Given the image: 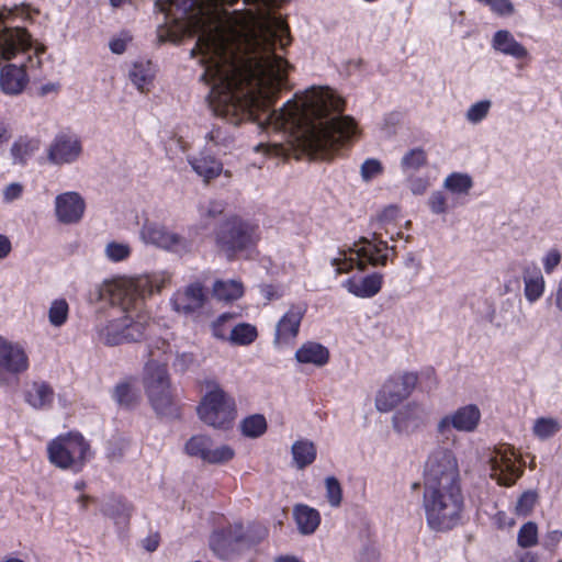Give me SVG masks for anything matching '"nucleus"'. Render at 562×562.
<instances>
[{"instance_id":"4be33fe9","label":"nucleus","mask_w":562,"mask_h":562,"mask_svg":"<svg viewBox=\"0 0 562 562\" xmlns=\"http://www.w3.org/2000/svg\"><path fill=\"white\" fill-rule=\"evenodd\" d=\"M228 232L231 235L229 239L223 244L226 251L232 255L252 247L259 238L257 227L248 223L234 224Z\"/></svg>"},{"instance_id":"e433bc0d","label":"nucleus","mask_w":562,"mask_h":562,"mask_svg":"<svg viewBox=\"0 0 562 562\" xmlns=\"http://www.w3.org/2000/svg\"><path fill=\"white\" fill-rule=\"evenodd\" d=\"M560 429L561 424L554 417H538L532 425V434L540 440L553 437Z\"/></svg>"},{"instance_id":"3c124183","label":"nucleus","mask_w":562,"mask_h":562,"mask_svg":"<svg viewBox=\"0 0 562 562\" xmlns=\"http://www.w3.org/2000/svg\"><path fill=\"white\" fill-rule=\"evenodd\" d=\"M232 318L231 314H223L212 323V334L215 338L226 340L231 329L227 327V324Z\"/></svg>"},{"instance_id":"a211bd4d","label":"nucleus","mask_w":562,"mask_h":562,"mask_svg":"<svg viewBox=\"0 0 562 562\" xmlns=\"http://www.w3.org/2000/svg\"><path fill=\"white\" fill-rule=\"evenodd\" d=\"M30 77L24 61L9 63L0 69V90L7 95L21 94L27 87Z\"/></svg>"},{"instance_id":"79ce46f5","label":"nucleus","mask_w":562,"mask_h":562,"mask_svg":"<svg viewBox=\"0 0 562 562\" xmlns=\"http://www.w3.org/2000/svg\"><path fill=\"white\" fill-rule=\"evenodd\" d=\"M427 156L426 153L420 148H415L409 151H407L402 160H401V168L403 172L411 173L414 170H417L422 166L426 164Z\"/></svg>"},{"instance_id":"f8f14e48","label":"nucleus","mask_w":562,"mask_h":562,"mask_svg":"<svg viewBox=\"0 0 562 562\" xmlns=\"http://www.w3.org/2000/svg\"><path fill=\"white\" fill-rule=\"evenodd\" d=\"M189 456L210 464H224L235 458V449L228 443H215L210 437L196 435L186 443Z\"/></svg>"},{"instance_id":"473e14b6","label":"nucleus","mask_w":562,"mask_h":562,"mask_svg":"<svg viewBox=\"0 0 562 562\" xmlns=\"http://www.w3.org/2000/svg\"><path fill=\"white\" fill-rule=\"evenodd\" d=\"M257 337L258 330L255 325L239 323L229 329L226 340L236 346H248L252 344Z\"/></svg>"},{"instance_id":"e2e57ef3","label":"nucleus","mask_w":562,"mask_h":562,"mask_svg":"<svg viewBox=\"0 0 562 562\" xmlns=\"http://www.w3.org/2000/svg\"><path fill=\"white\" fill-rule=\"evenodd\" d=\"M537 555L532 552H524L519 555L517 562H537Z\"/></svg>"},{"instance_id":"393cba45","label":"nucleus","mask_w":562,"mask_h":562,"mask_svg":"<svg viewBox=\"0 0 562 562\" xmlns=\"http://www.w3.org/2000/svg\"><path fill=\"white\" fill-rule=\"evenodd\" d=\"M423 419V408L417 403H408L397 411L393 418V426L397 432H409L416 429Z\"/></svg>"},{"instance_id":"de8ad7c7","label":"nucleus","mask_w":562,"mask_h":562,"mask_svg":"<svg viewBox=\"0 0 562 562\" xmlns=\"http://www.w3.org/2000/svg\"><path fill=\"white\" fill-rule=\"evenodd\" d=\"M326 498L330 506L338 507L342 499V491L338 480L334 476L325 479Z\"/></svg>"},{"instance_id":"cd10ccee","label":"nucleus","mask_w":562,"mask_h":562,"mask_svg":"<svg viewBox=\"0 0 562 562\" xmlns=\"http://www.w3.org/2000/svg\"><path fill=\"white\" fill-rule=\"evenodd\" d=\"M295 359L303 364L323 367L329 360V351L321 344L306 342L296 350Z\"/></svg>"},{"instance_id":"bf43d9fd","label":"nucleus","mask_w":562,"mask_h":562,"mask_svg":"<svg viewBox=\"0 0 562 562\" xmlns=\"http://www.w3.org/2000/svg\"><path fill=\"white\" fill-rule=\"evenodd\" d=\"M143 548L148 552H154L159 546L158 535H149L142 542Z\"/></svg>"},{"instance_id":"4468645a","label":"nucleus","mask_w":562,"mask_h":562,"mask_svg":"<svg viewBox=\"0 0 562 562\" xmlns=\"http://www.w3.org/2000/svg\"><path fill=\"white\" fill-rule=\"evenodd\" d=\"M243 540V526L234 525L214 531L210 538V547L218 558L226 560L239 550Z\"/></svg>"},{"instance_id":"1a4fd4ad","label":"nucleus","mask_w":562,"mask_h":562,"mask_svg":"<svg viewBox=\"0 0 562 562\" xmlns=\"http://www.w3.org/2000/svg\"><path fill=\"white\" fill-rule=\"evenodd\" d=\"M31 359L25 345L0 335V386L10 387L29 371Z\"/></svg>"},{"instance_id":"5701e85b","label":"nucleus","mask_w":562,"mask_h":562,"mask_svg":"<svg viewBox=\"0 0 562 562\" xmlns=\"http://www.w3.org/2000/svg\"><path fill=\"white\" fill-rule=\"evenodd\" d=\"M524 296L529 304L538 302L546 292V280L541 269L535 263H527L522 268Z\"/></svg>"},{"instance_id":"5fc2aeb1","label":"nucleus","mask_w":562,"mask_h":562,"mask_svg":"<svg viewBox=\"0 0 562 562\" xmlns=\"http://www.w3.org/2000/svg\"><path fill=\"white\" fill-rule=\"evenodd\" d=\"M488 7L495 14L498 15H510L515 10L510 0H492Z\"/></svg>"},{"instance_id":"f03ea898","label":"nucleus","mask_w":562,"mask_h":562,"mask_svg":"<svg viewBox=\"0 0 562 562\" xmlns=\"http://www.w3.org/2000/svg\"><path fill=\"white\" fill-rule=\"evenodd\" d=\"M169 281L168 272L119 276L104 280L98 288V299L117 306L122 315L112 316L99 327L98 339L109 346L140 339L144 336V324L135 318L134 310L138 301L159 292Z\"/></svg>"},{"instance_id":"6ab92c4d","label":"nucleus","mask_w":562,"mask_h":562,"mask_svg":"<svg viewBox=\"0 0 562 562\" xmlns=\"http://www.w3.org/2000/svg\"><path fill=\"white\" fill-rule=\"evenodd\" d=\"M383 276L376 272L352 276L342 281L341 286L358 299H371L382 289Z\"/></svg>"},{"instance_id":"bb28decb","label":"nucleus","mask_w":562,"mask_h":562,"mask_svg":"<svg viewBox=\"0 0 562 562\" xmlns=\"http://www.w3.org/2000/svg\"><path fill=\"white\" fill-rule=\"evenodd\" d=\"M492 46L495 50L521 59L528 56V50L515 40V37L505 30L497 31L492 40Z\"/></svg>"},{"instance_id":"ea45409f","label":"nucleus","mask_w":562,"mask_h":562,"mask_svg":"<svg viewBox=\"0 0 562 562\" xmlns=\"http://www.w3.org/2000/svg\"><path fill=\"white\" fill-rule=\"evenodd\" d=\"M472 184L471 177L462 172H452L443 181V188L454 194H467Z\"/></svg>"},{"instance_id":"8fccbe9b","label":"nucleus","mask_w":562,"mask_h":562,"mask_svg":"<svg viewBox=\"0 0 562 562\" xmlns=\"http://www.w3.org/2000/svg\"><path fill=\"white\" fill-rule=\"evenodd\" d=\"M562 254L558 248L548 249L541 257V263L547 274H551L561 263Z\"/></svg>"},{"instance_id":"052dcab7","label":"nucleus","mask_w":562,"mask_h":562,"mask_svg":"<svg viewBox=\"0 0 562 562\" xmlns=\"http://www.w3.org/2000/svg\"><path fill=\"white\" fill-rule=\"evenodd\" d=\"M12 246L10 239L0 235V259L5 258L11 252Z\"/></svg>"},{"instance_id":"37998d69","label":"nucleus","mask_w":562,"mask_h":562,"mask_svg":"<svg viewBox=\"0 0 562 562\" xmlns=\"http://www.w3.org/2000/svg\"><path fill=\"white\" fill-rule=\"evenodd\" d=\"M132 252L130 244L123 241H110L104 247V255L112 262L126 260Z\"/></svg>"},{"instance_id":"c9c22d12","label":"nucleus","mask_w":562,"mask_h":562,"mask_svg":"<svg viewBox=\"0 0 562 562\" xmlns=\"http://www.w3.org/2000/svg\"><path fill=\"white\" fill-rule=\"evenodd\" d=\"M239 429L245 437L258 438L267 431V420L263 415L254 414L240 422Z\"/></svg>"},{"instance_id":"f704fd0d","label":"nucleus","mask_w":562,"mask_h":562,"mask_svg":"<svg viewBox=\"0 0 562 562\" xmlns=\"http://www.w3.org/2000/svg\"><path fill=\"white\" fill-rule=\"evenodd\" d=\"M102 513L115 524H125L131 516V506L121 499H110L102 506Z\"/></svg>"},{"instance_id":"dca6fc26","label":"nucleus","mask_w":562,"mask_h":562,"mask_svg":"<svg viewBox=\"0 0 562 562\" xmlns=\"http://www.w3.org/2000/svg\"><path fill=\"white\" fill-rule=\"evenodd\" d=\"M81 153L82 145L77 136L61 134L49 145L47 158L50 164L61 166L76 161Z\"/></svg>"},{"instance_id":"603ef678","label":"nucleus","mask_w":562,"mask_h":562,"mask_svg":"<svg viewBox=\"0 0 562 562\" xmlns=\"http://www.w3.org/2000/svg\"><path fill=\"white\" fill-rule=\"evenodd\" d=\"M536 503L537 494L533 492H526L519 497L516 504V513L520 516H527L531 513Z\"/></svg>"},{"instance_id":"0e129e2a","label":"nucleus","mask_w":562,"mask_h":562,"mask_svg":"<svg viewBox=\"0 0 562 562\" xmlns=\"http://www.w3.org/2000/svg\"><path fill=\"white\" fill-rule=\"evenodd\" d=\"M0 562H25V561L16 555L8 554V555H4L2 559H0Z\"/></svg>"},{"instance_id":"2eb2a0df","label":"nucleus","mask_w":562,"mask_h":562,"mask_svg":"<svg viewBox=\"0 0 562 562\" xmlns=\"http://www.w3.org/2000/svg\"><path fill=\"white\" fill-rule=\"evenodd\" d=\"M32 47V37L25 29H7L0 33V58L10 61L25 55Z\"/></svg>"},{"instance_id":"72a5a7b5","label":"nucleus","mask_w":562,"mask_h":562,"mask_svg":"<svg viewBox=\"0 0 562 562\" xmlns=\"http://www.w3.org/2000/svg\"><path fill=\"white\" fill-rule=\"evenodd\" d=\"M190 164L194 171L205 180L213 179L222 172V165L211 156L193 157Z\"/></svg>"},{"instance_id":"a18cd8bd","label":"nucleus","mask_w":562,"mask_h":562,"mask_svg":"<svg viewBox=\"0 0 562 562\" xmlns=\"http://www.w3.org/2000/svg\"><path fill=\"white\" fill-rule=\"evenodd\" d=\"M130 76L132 82L142 92L148 89L153 78L149 69L142 65H135Z\"/></svg>"},{"instance_id":"49530a36","label":"nucleus","mask_w":562,"mask_h":562,"mask_svg":"<svg viewBox=\"0 0 562 562\" xmlns=\"http://www.w3.org/2000/svg\"><path fill=\"white\" fill-rule=\"evenodd\" d=\"M491 105L492 103L488 100L473 103L465 113L467 120L473 124L481 122L487 116Z\"/></svg>"},{"instance_id":"13d9d810","label":"nucleus","mask_w":562,"mask_h":562,"mask_svg":"<svg viewBox=\"0 0 562 562\" xmlns=\"http://www.w3.org/2000/svg\"><path fill=\"white\" fill-rule=\"evenodd\" d=\"M428 181L424 178H412L409 180V188L414 194H422L426 191Z\"/></svg>"},{"instance_id":"ddd939ff","label":"nucleus","mask_w":562,"mask_h":562,"mask_svg":"<svg viewBox=\"0 0 562 562\" xmlns=\"http://www.w3.org/2000/svg\"><path fill=\"white\" fill-rule=\"evenodd\" d=\"M481 417V411L477 405H463L442 416L436 425V430L443 437H447L452 430L473 432L477 429Z\"/></svg>"},{"instance_id":"412c9836","label":"nucleus","mask_w":562,"mask_h":562,"mask_svg":"<svg viewBox=\"0 0 562 562\" xmlns=\"http://www.w3.org/2000/svg\"><path fill=\"white\" fill-rule=\"evenodd\" d=\"M206 301V295L203 286L199 283H193L177 291L171 300L173 310L178 313L189 314L203 307Z\"/></svg>"},{"instance_id":"423d86ee","label":"nucleus","mask_w":562,"mask_h":562,"mask_svg":"<svg viewBox=\"0 0 562 562\" xmlns=\"http://www.w3.org/2000/svg\"><path fill=\"white\" fill-rule=\"evenodd\" d=\"M196 412L204 424L215 429H228L237 416L235 400L217 384L207 386Z\"/></svg>"},{"instance_id":"20e7f679","label":"nucleus","mask_w":562,"mask_h":562,"mask_svg":"<svg viewBox=\"0 0 562 562\" xmlns=\"http://www.w3.org/2000/svg\"><path fill=\"white\" fill-rule=\"evenodd\" d=\"M424 508L427 524L432 530L453 528L463 509L461 488L424 490Z\"/></svg>"},{"instance_id":"338daca9","label":"nucleus","mask_w":562,"mask_h":562,"mask_svg":"<svg viewBox=\"0 0 562 562\" xmlns=\"http://www.w3.org/2000/svg\"><path fill=\"white\" fill-rule=\"evenodd\" d=\"M276 562H300V561L294 557H280V558L276 559Z\"/></svg>"},{"instance_id":"09e8293b","label":"nucleus","mask_w":562,"mask_h":562,"mask_svg":"<svg viewBox=\"0 0 562 562\" xmlns=\"http://www.w3.org/2000/svg\"><path fill=\"white\" fill-rule=\"evenodd\" d=\"M383 172L382 162L375 158H369L360 167V175L364 181H370Z\"/></svg>"},{"instance_id":"2f4dec72","label":"nucleus","mask_w":562,"mask_h":562,"mask_svg":"<svg viewBox=\"0 0 562 562\" xmlns=\"http://www.w3.org/2000/svg\"><path fill=\"white\" fill-rule=\"evenodd\" d=\"M293 462L299 469L312 464L316 459L315 445L310 440H297L292 445Z\"/></svg>"},{"instance_id":"69168bd1","label":"nucleus","mask_w":562,"mask_h":562,"mask_svg":"<svg viewBox=\"0 0 562 562\" xmlns=\"http://www.w3.org/2000/svg\"><path fill=\"white\" fill-rule=\"evenodd\" d=\"M9 139L8 130L3 126H0V143L7 142Z\"/></svg>"},{"instance_id":"4c0bfd02","label":"nucleus","mask_w":562,"mask_h":562,"mask_svg":"<svg viewBox=\"0 0 562 562\" xmlns=\"http://www.w3.org/2000/svg\"><path fill=\"white\" fill-rule=\"evenodd\" d=\"M401 218L402 216L400 209L395 205H389L384 207L378 215V223L381 229H384L385 234L393 238L395 228L397 227Z\"/></svg>"},{"instance_id":"39448f33","label":"nucleus","mask_w":562,"mask_h":562,"mask_svg":"<svg viewBox=\"0 0 562 562\" xmlns=\"http://www.w3.org/2000/svg\"><path fill=\"white\" fill-rule=\"evenodd\" d=\"M389 256L386 243L374 238H361L351 246L339 248L330 258V266L336 274H345L353 269L364 270L368 265H385Z\"/></svg>"},{"instance_id":"c756f323","label":"nucleus","mask_w":562,"mask_h":562,"mask_svg":"<svg viewBox=\"0 0 562 562\" xmlns=\"http://www.w3.org/2000/svg\"><path fill=\"white\" fill-rule=\"evenodd\" d=\"M113 397L120 406L132 407L140 400V393L137 383L132 380L120 382L113 390Z\"/></svg>"},{"instance_id":"774afa93","label":"nucleus","mask_w":562,"mask_h":562,"mask_svg":"<svg viewBox=\"0 0 562 562\" xmlns=\"http://www.w3.org/2000/svg\"><path fill=\"white\" fill-rule=\"evenodd\" d=\"M10 12L9 11H2L0 12V24L4 21V19L7 18V15H9Z\"/></svg>"},{"instance_id":"6e6552de","label":"nucleus","mask_w":562,"mask_h":562,"mask_svg":"<svg viewBox=\"0 0 562 562\" xmlns=\"http://www.w3.org/2000/svg\"><path fill=\"white\" fill-rule=\"evenodd\" d=\"M458 463L453 453L442 449L434 451L424 470V490L459 488Z\"/></svg>"},{"instance_id":"b1692460","label":"nucleus","mask_w":562,"mask_h":562,"mask_svg":"<svg viewBox=\"0 0 562 562\" xmlns=\"http://www.w3.org/2000/svg\"><path fill=\"white\" fill-rule=\"evenodd\" d=\"M140 237L147 244L166 249H177L181 245V238L177 234L154 223H146L143 226Z\"/></svg>"},{"instance_id":"864d4df0","label":"nucleus","mask_w":562,"mask_h":562,"mask_svg":"<svg viewBox=\"0 0 562 562\" xmlns=\"http://www.w3.org/2000/svg\"><path fill=\"white\" fill-rule=\"evenodd\" d=\"M132 37L127 33H122L119 36L111 40L109 46L112 53L114 54H123L127 45L131 43Z\"/></svg>"},{"instance_id":"7c9ffc66","label":"nucleus","mask_w":562,"mask_h":562,"mask_svg":"<svg viewBox=\"0 0 562 562\" xmlns=\"http://www.w3.org/2000/svg\"><path fill=\"white\" fill-rule=\"evenodd\" d=\"M243 294L244 285L238 280H217L213 285V295L220 301H236Z\"/></svg>"},{"instance_id":"a878e982","label":"nucleus","mask_w":562,"mask_h":562,"mask_svg":"<svg viewBox=\"0 0 562 562\" xmlns=\"http://www.w3.org/2000/svg\"><path fill=\"white\" fill-rule=\"evenodd\" d=\"M24 400L31 407L44 409L52 405L54 391L47 383L35 381L26 386Z\"/></svg>"},{"instance_id":"9b49d317","label":"nucleus","mask_w":562,"mask_h":562,"mask_svg":"<svg viewBox=\"0 0 562 562\" xmlns=\"http://www.w3.org/2000/svg\"><path fill=\"white\" fill-rule=\"evenodd\" d=\"M490 463L491 477L501 485H513L521 474L518 454L509 445L496 447Z\"/></svg>"},{"instance_id":"f257e3e1","label":"nucleus","mask_w":562,"mask_h":562,"mask_svg":"<svg viewBox=\"0 0 562 562\" xmlns=\"http://www.w3.org/2000/svg\"><path fill=\"white\" fill-rule=\"evenodd\" d=\"M285 0H169L168 14L200 32L192 57L203 66L215 115L237 125L247 120L289 134L303 151L328 158L358 134L342 115L344 99L328 87L295 93L270 112L286 88L291 44L286 22L276 13Z\"/></svg>"},{"instance_id":"c03bdc74","label":"nucleus","mask_w":562,"mask_h":562,"mask_svg":"<svg viewBox=\"0 0 562 562\" xmlns=\"http://www.w3.org/2000/svg\"><path fill=\"white\" fill-rule=\"evenodd\" d=\"M517 542L521 548H529L538 542L537 525L528 521L518 531Z\"/></svg>"},{"instance_id":"680f3d73","label":"nucleus","mask_w":562,"mask_h":562,"mask_svg":"<svg viewBox=\"0 0 562 562\" xmlns=\"http://www.w3.org/2000/svg\"><path fill=\"white\" fill-rule=\"evenodd\" d=\"M497 521L502 528H512L515 525L514 519L507 518L504 513L497 514Z\"/></svg>"},{"instance_id":"a19ab883","label":"nucleus","mask_w":562,"mask_h":562,"mask_svg":"<svg viewBox=\"0 0 562 562\" xmlns=\"http://www.w3.org/2000/svg\"><path fill=\"white\" fill-rule=\"evenodd\" d=\"M48 321L54 327H61L66 324L69 315V305L65 299L54 300L48 307Z\"/></svg>"},{"instance_id":"aec40b11","label":"nucleus","mask_w":562,"mask_h":562,"mask_svg":"<svg viewBox=\"0 0 562 562\" xmlns=\"http://www.w3.org/2000/svg\"><path fill=\"white\" fill-rule=\"evenodd\" d=\"M303 314V308L293 306L281 317L277 325L274 337V345L278 348H283L294 342Z\"/></svg>"},{"instance_id":"7ed1b4c3","label":"nucleus","mask_w":562,"mask_h":562,"mask_svg":"<svg viewBox=\"0 0 562 562\" xmlns=\"http://www.w3.org/2000/svg\"><path fill=\"white\" fill-rule=\"evenodd\" d=\"M48 462L63 471L79 473L93 458L90 441L79 431L63 432L46 445Z\"/></svg>"},{"instance_id":"9d476101","label":"nucleus","mask_w":562,"mask_h":562,"mask_svg":"<svg viewBox=\"0 0 562 562\" xmlns=\"http://www.w3.org/2000/svg\"><path fill=\"white\" fill-rule=\"evenodd\" d=\"M417 381L418 376L414 372L397 371L390 374L376 392L375 408L381 413L391 412L412 394Z\"/></svg>"},{"instance_id":"58836bf2","label":"nucleus","mask_w":562,"mask_h":562,"mask_svg":"<svg viewBox=\"0 0 562 562\" xmlns=\"http://www.w3.org/2000/svg\"><path fill=\"white\" fill-rule=\"evenodd\" d=\"M40 149V143L35 139L21 138L11 148L13 159L18 164H24Z\"/></svg>"},{"instance_id":"6e6d98bb","label":"nucleus","mask_w":562,"mask_h":562,"mask_svg":"<svg viewBox=\"0 0 562 562\" xmlns=\"http://www.w3.org/2000/svg\"><path fill=\"white\" fill-rule=\"evenodd\" d=\"M428 205L430 210L436 214H442L447 211V201L443 194L439 191L434 192L429 200Z\"/></svg>"},{"instance_id":"4d7b16f0","label":"nucleus","mask_w":562,"mask_h":562,"mask_svg":"<svg viewBox=\"0 0 562 562\" xmlns=\"http://www.w3.org/2000/svg\"><path fill=\"white\" fill-rule=\"evenodd\" d=\"M23 188L19 183H11L3 190V199L5 202H12L22 195Z\"/></svg>"},{"instance_id":"f3484780","label":"nucleus","mask_w":562,"mask_h":562,"mask_svg":"<svg viewBox=\"0 0 562 562\" xmlns=\"http://www.w3.org/2000/svg\"><path fill=\"white\" fill-rule=\"evenodd\" d=\"M55 215L61 224L78 223L85 214L86 202L83 198L75 191H67L55 198Z\"/></svg>"},{"instance_id":"0eeeda50","label":"nucleus","mask_w":562,"mask_h":562,"mask_svg":"<svg viewBox=\"0 0 562 562\" xmlns=\"http://www.w3.org/2000/svg\"><path fill=\"white\" fill-rule=\"evenodd\" d=\"M145 393L158 414H164L173 403L171 380L167 364L156 359L148 360L142 372Z\"/></svg>"},{"instance_id":"c85d7f7f","label":"nucleus","mask_w":562,"mask_h":562,"mask_svg":"<svg viewBox=\"0 0 562 562\" xmlns=\"http://www.w3.org/2000/svg\"><path fill=\"white\" fill-rule=\"evenodd\" d=\"M293 517L302 535L314 533L321 524L318 510L304 504L294 506Z\"/></svg>"}]
</instances>
